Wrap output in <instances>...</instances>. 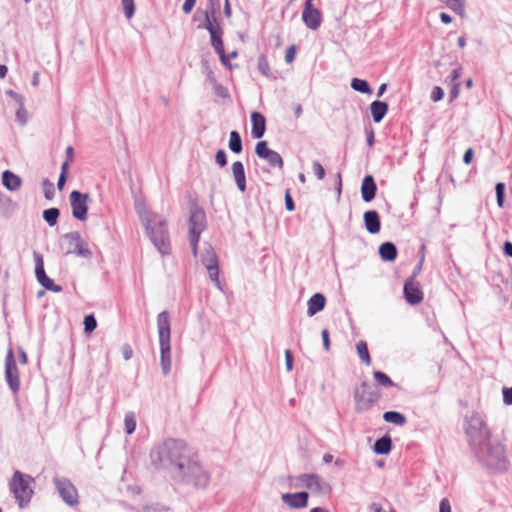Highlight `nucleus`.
<instances>
[{
    "instance_id": "c756f323",
    "label": "nucleus",
    "mask_w": 512,
    "mask_h": 512,
    "mask_svg": "<svg viewBox=\"0 0 512 512\" xmlns=\"http://www.w3.org/2000/svg\"><path fill=\"white\" fill-rule=\"evenodd\" d=\"M383 419L388 423L398 426H403L407 422L406 416L403 413L394 410L384 412Z\"/></svg>"
},
{
    "instance_id": "a878e982",
    "label": "nucleus",
    "mask_w": 512,
    "mask_h": 512,
    "mask_svg": "<svg viewBox=\"0 0 512 512\" xmlns=\"http://www.w3.org/2000/svg\"><path fill=\"white\" fill-rule=\"evenodd\" d=\"M393 444L391 437L386 434L374 442L373 451L377 455H388L392 450Z\"/></svg>"
},
{
    "instance_id": "5fc2aeb1",
    "label": "nucleus",
    "mask_w": 512,
    "mask_h": 512,
    "mask_svg": "<svg viewBox=\"0 0 512 512\" xmlns=\"http://www.w3.org/2000/svg\"><path fill=\"white\" fill-rule=\"evenodd\" d=\"M293 365H294L293 354H292L291 350L287 349L285 351V366H286L287 371H291L293 369Z\"/></svg>"
},
{
    "instance_id": "5701e85b",
    "label": "nucleus",
    "mask_w": 512,
    "mask_h": 512,
    "mask_svg": "<svg viewBox=\"0 0 512 512\" xmlns=\"http://www.w3.org/2000/svg\"><path fill=\"white\" fill-rule=\"evenodd\" d=\"M2 184L7 190L14 192L20 189L22 179L14 172L5 170L2 172Z\"/></svg>"
},
{
    "instance_id": "7c9ffc66",
    "label": "nucleus",
    "mask_w": 512,
    "mask_h": 512,
    "mask_svg": "<svg viewBox=\"0 0 512 512\" xmlns=\"http://www.w3.org/2000/svg\"><path fill=\"white\" fill-rule=\"evenodd\" d=\"M228 147L235 154H239L242 152V150H243L242 138L238 131L233 130L230 132Z\"/></svg>"
},
{
    "instance_id": "58836bf2",
    "label": "nucleus",
    "mask_w": 512,
    "mask_h": 512,
    "mask_svg": "<svg viewBox=\"0 0 512 512\" xmlns=\"http://www.w3.org/2000/svg\"><path fill=\"white\" fill-rule=\"evenodd\" d=\"M505 189L506 186L503 182H498L495 185L496 201L497 205L502 208L505 202Z\"/></svg>"
},
{
    "instance_id": "423d86ee",
    "label": "nucleus",
    "mask_w": 512,
    "mask_h": 512,
    "mask_svg": "<svg viewBox=\"0 0 512 512\" xmlns=\"http://www.w3.org/2000/svg\"><path fill=\"white\" fill-rule=\"evenodd\" d=\"M62 240L61 247L65 249V255L75 254L84 259H91L93 257L92 251L78 231L64 234Z\"/></svg>"
},
{
    "instance_id": "20e7f679",
    "label": "nucleus",
    "mask_w": 512,
    "mask_h": 512,
    "mask_svg": "<svg viewBox=\"0 0 512 512\" xmlns=\"http://www.w3.org/2000/svg\"><path fill=\"white\" fill-rule=\"evenodd\" d=\"M157 328L160 345V362L164 375L171 369V326L168 311L164 310L157 316Z\"/></svg>"
},
{
    "instance_id": "bf43d9fd",
    "label": "nucleus",
    "mask_w": 512,
    "mask_h": 512,
    "mask_svg": "<svg viewBox=\"0 0 512 512\" xmlns=\"http://www.w3.org/2000/svg\"><path fill=\"white\" fill-rule=\"evenodd\" d=\"M217 54L219 55L221 63L229 70H232L233 65L231 64L229 57L225 53V50H222V52H217Z\"/></svg>"
},
{
    "instance_id": "bb28decb",
    "label": "nucleus",
    "mask_w": 512,
    "mask_h": 512,
    "mask_svg": "<svg viewBox=\"0 0 512 512\" xmlns=\"http://www.w3.org/2000/svg\"><path fill=\"white\" fill-rule=\"evenodd\" d=\"M297 480L305 485L310 490H321V478L317 474H300Z\"/></svg>"
},
{
    "instance_id": "e2e57ef3",
    "label": "nucleus",
    "mask_w": 512,
    "mask_h": 512,
    "mask_svg": "<svg viewBox=\"0 0 512 512\" xmlns=\"http://www.w3.org/2000/svg\"><path fill=\"white\" fill-rule=\"evenodd\" d=\"M196 1L197 0H185L182 6V11L185 14H190L195 7Z\"/></svg>"
},
{
    "instance_id": "f704fd0d",
    "label": "nucleus",
    "mask_w": 512,
    "mask_h": 512,
    "mask_svg": "<svg viewBox=\"0 0 512 512\" xmlns=\"http://www.w3.org/2000/svg\"><path fill=\"white\" fill-rule=\"evenodd\" d=\"M445 3L453 12L460 16H464L465 13V0H439Z\"/></svg>"
},
{
    "instance_id": "4c0bfd02",
    "label": "nucleus",
    "mask_w": 512,
    "mask_h": 512,
    "mask_svg": "<svg viewBox=\"0 0 512 512\" xmlns=\"http://www.w3.org/2000/svg\"><path fill=\"white\" fill-rule=\"evenodd\" d=\"M257 66H258V70L259 72L268 77L270 75V65H269V61L267 59V56L264 55V54H261L259 57H258V63H257Z\"/></svg>"
},
{
    "instance_id": "37998d69",
    "label": "nucleus",
    "mask_w": 512,
    "mask_h": 512,
    "mask_svg": "<svg viewBox=\"0 0 512 512\" xmlns=\"http://www.w3.org/2000/svg\"><path fill=\"white\" fill-rule=\"evenodd\" d=\"M124 15L127 19H131L135 13V3L134 0H121Z\"/></svg>"
},
{
    "instance_id": "de8ad7c7",
    "label": "nucleus",
    "mask_w": 512,
    "mask_h": 512,
    "mask_svg": "<svg viewBox=\"0 0 512 512\" xmlns=\"http://www.w3.org/2000/svg\"><path fill=\"white\" fill-rule=\"evenodd\" d=\"M215 161L220 167H225L227 165L228 160L225 150L219 149L216 151Z\"/></svg>"
},
{
    "instance_id": "1a4fd4ad",
    "label": "nucleus",
    "mask_w": 512,
    "mask_h": 512,
    "mask_svg": "<svg viewBox=\"0 0 512 512\" xmlns=\"http://www.w3.org/2000/svg\"><path fill=\"white\" fill-rule=\"evenodd\" d=\"M4 376L10 390L14 394H17L20 390V376L14 352L11 347L8 349L5 357Z\"/></svg>"
},
{
    "instance_id": "4d7b16f0",
    "label": "nucleus",
    "mask_w": 512,
    "mask_h": 512,
    "mask_svg": "<svg viewBox=\"0 0 512 512\" xmlns=\"http://www.w3.org/2000/svg\"><path fill=\"white\" fill-rule=\"evenodd\" d=\"M199 240L200 236L189 235V242L194 256H197Z\"/></svg>"
},
{
    "instance_id": "0e129e2a",
    "label": "nucleus",
    "mask_w": 512,
    "mask_h": 512,
    "mask_svg": "<svg viewBox=\"0 0 512 512\" xmlns=\"http://www.w3.org/2000/svg\"><path fill=\"white\" fill-rule=\"evenodd\" d=\"M123 358L127 361L132 358L133 351L129 344H124L121 348Z\"/></svg>"
},
{
    "instance_id": "aec40b11",
    "label": "nucleus",
    "mask_w": 512,
    "mask_h": 512,
    "mask_svg": "<svg viewBox=\"0 0 512 512\" xmlns=\"http://www.w3.org/2000/svg\"><path fill=\"white\" fill-rule=\"evenodd\" d=\"M252 130L251 135L254 139H261L266 131V118L257 111L251 113Z\"/></svg>"
},
{
    "instance_id": "ddd939ff",
    "label": "nucleus",
    "mask_w": 512,
    "mask_h": 512,
    "mask_svg": "<svg viewBox=\"0 0 512 512\" xmlns=\"http://www.w3.org/2000/svg\"><path fill=\"white\" fill-rule=\"evenodd\" d=\"M198 29H206L210 34V43L211 46L214 48L215 52H222L224 49V42H223V28L221 27L219 22H209V23H203L199 24Z\"/></svg>"
},
{
    "instance_id": "4be33fe9",
    "label": "nucleus",
    "mask_w": 512,
    "mask_h": 512,
    "mask_svg": "<svg viewBox=\"0 0 512 512\" xmlns=\"http://www.w3.org/2000/svg\"><path fill=\"white\" fill-rule=\"evenodd\" d=\"M326 305V297L322 293L313 294L307 302V315L312 317L321 312Z\"/></svg>"
},
{
    "instance_id": "f257e3e1",
    "label": "nucleus",
    "mask_w": 512,
    "mask_h": 512,
    "mask_svg": "<svg viewBox=\"0 0 512 512\" xmlns=\"http://www.w3.org/2000/svg\"><path fill=\"white\" fill-rule=\"evenodd\" d=\"M152 465L170 468L174 478L197 489H206L210 483V474L199 462L197 454L179 439H168L152 448Z\"/></svg>"
},
{
    "instance_id": "9d476101",
    "label": "nucleus",
    "mask_w": 512,
    "mask_h": 512,
    "mask_svg": "<svg viewBox=\"0 0 512 512\" xmlns=\"http://www.w3.org/2000/svg\"><path fill=\"white\" fill-rule=\"evenodd\" d=\"M90 200L88 193H82L73 190L69 195V201L72 209V216L79 220L85 221L88 214V201Z\"/></svg>"
},
{
    "instance_id": "c85d7f7f",
    "label": "nucleus",
    "mask_w": 512,
    "mask_h": 512,
    "mask_svg": "<svg viewBox=\"0 0 512 512\" xmlns=\"http://www.w3.org/2000/svg\"><path fill=\"white\" fill-rule=\"evenodd\" d=\"M33 257L35 261V276L39 284H42L46 279L49 278L45 272L43 256L40 253L34 251Z\"/></svg>"
},
{
    "instance_id": "c03bdc74",
    "label": "nucleus",
    "mask_w": 512,
    "mask_h": 512,
    "mask_svg": "<svg viewBox=\"0 0 512 512\" xmlns=\"http://www.w3.org/2000/svg\"><path fill=\"white\" fill-rule=\"evenodd\" d=\"M213 90L215 95L222 99L229 98V92L226 87H224L222 84H220L218 81L212 84Z\"/></svg>"
},
{
    "instance_id": "f8f14e48",
    "label": "nucleus",
    "mask_w": 512,
    "mask_h": 512,
    "mask_svg": "<svg viewBox=\"0 0 512 512\" xmlns=\"http://www.w3.org/2000/svg\"><path fill=\"white\" fill-rule=\"evenodd\" d=\"M55 487L62 500L69 506L78 504V493L75 486L67 478H54Z\"/></svg>"
},
{
    "instance_id": "473e14b6",
    "label": "nucleus",
    "mask_w": 512,
    "mask_h": 512,
    "mask_svg": "<svg viewBox=\"0 0 512 512\" xmlns=\"http://www.w3.org/2000/svg\"><path fill=\"white\" fill-rule=\"evenodd\" d=\"M60 216V210L56 207H51L45 209L42 213V217L44 221L50 226L53 227L57 224Z\"/></svg>"
},
{
    "instance_id": "6e6d98bb",
    "label": "nucleus",
    "mask_w": 512,
    "mask_h": 512,
    "mask_svg": "<svg viewBox=\"0 0 512 512\" xmlns=\"http://www.w3.org/2000/svg\"><path fill=\"white\" fill-rule=\"evenodd\" d=\"M502 394H503V402L506 405H512V386L504 387L502 390Z\"/></svg>"
},
{
    "instance_id": "a19ab883",
    "label": "nucleus",
    "mask_w": 512,
    "mask_h": 512,
    "mask_svg": "<svg viewBox=\"0 0 512 512\" xmlns=\"http://www.w3.org/2000/svg\"><path fill=\"white\" fill-rule=\"evenodd\" d=\"M42 187L45 199L49 201L52 200L55 196L54 184L49 179H44L42 181Z\"/></svg>"
},
{
    "instance_id": "2f4dec72",
    "label": "nucleus",
    "mask_w": 512,
    "mask_h": 512,
    "mask_svg": "<svg viewBox=\"0 0 512 512\" xmlns=\"http://www.w3.org/2000/svg\"><path fill=\"white\" fill-rule=\"evenodd\" d=\"M351 88L357 92L363 93V94H372L373 90L368 83V81L360 78H352L351 80Z\"/></svg>"
},
{
    "instance_id": "864d4df0",
    "label": "nucleus",
    "mask_w": 512,
    "mask_h": 512,
    "mask_svg": "<svg viewBox=\"0 0 512 512\" xmlns=\"http://www.w3.org/2000/svg\"><path fill=\"white\" fill-rule=\"evenodd\" d=\"M284 200H285V208H286V210L294 211L295 210V203H294V200H293V198L291 196V193H290L289 189H287L285 191Z\"/></svg>"
},
{
    "instance_id": "774afa93",
    "label": "nucleus",
    "mask_w": 512,
    "mask_h": 512,
    "mask_svg": "<svg viewBox=\"0 0 512 512\" xmlns=\"http://www.w3.org/2000/svg\"><path fill=\"white\" fill-rule=\"evenodd\" d=\"M503 254L507 257H512V242L505 241L502 247Z\"/></svg>"
},
{
    "instance_id": "dca6fc26",
    "label": "nucleus",
    "mask_w": 512,
    "mask_h": 512,
    "mask_svg": "<svg viewBox=\"0 0 512 512\" xmlns=\"http://www.w3.org/2000/svg\"><path fill=\"white\" fill-rule=\"evenodd\" d=\"M322 13L319 9L315 8L313 4L304 5L302 11V21L305 26L311 30H317L322 23Z\"/></svg>"
},
{
    "instance_id": "7ed1b4c3",
    "label": "nucleus",
    "mask_w": 512,
    "mask_h": 512,
    "mask_svg": "<svg viewBox=\"0 0 512 512\" xmlns=\"http://www.w3.org/2000/svg\"><path fill=\"white\" fill-rule=\"evenodd\" d=\"M139 213L141 220L144 222L147 235L153 245L162 255L170 254L171 246L166 219L150 212Z\"/></svg>"
},
{
    "instance_id": "412c9836",
    "label": "nucleus",
    "mask_w": 512,
    "mask_h": 512,
    "mask_svg": "<svg viewBox=\"0 0 512 512\" xmlns=\"http://www.w3.org/2000/svg\"><path fill=\"white\" fill-rule=\"evenodd\" d=\"M232 175L238 190L244 193L247 190L246 174L244 165L241 161H235L232 164Z\"/></svg>"
},
{
    "instance_id": "ea45409f",
    "label": "nucleus",
    "mask_w": 512,
    "mask_h": 512,
    "mask_svg": "<svg viewBox=\"0 0 512 512\" xmlns=\"http://www.w3.org/2000/svg\"><path fill=\"white\" fill-rule=\"evenodd\" d=\"M84 332L87 334L92 333L97 327V320L93 314H88L84 317Z\"/></svg>"
},
{
    "instance_id": "2eb2a0df",
    "label": "nucleus",
    "mask_w": 512,
    "mask_h": 512,
    "mask_svg": "<svg viewBox=\"0 0 512 512\" xmlns=\"http://www.w3.org/2000/svg\"><path fill=\"white\" fill-rule=\"evenodd\" d=\"M201 262L208 270L210 279L219 285V263L215 251L212 248L206 250L202 255Z\"/></svg>"
},
{
    "instance_id": "338daca9",
    "label": "nucleus",
    "mask_w": 512,
    "mask_h": 512,
    "mask_svg": "<svg viewBox=\"0 0 512 512\" xmlns=\"http://www.w3.org/2000/svg\"><path fill=\"white\" fill-rule=\"evenodd\" d=\"M439 512H451V504L447 498H443L439 504Z\"/></svg>"
},
{
    "instance_id": "f3484780",
    "label": "nucleus",
    "mask_w": 512,
    "mask_h": 512,
    "mask_svg": "<svg viewBox=\"0 0 512 512\" xmlns=\"http://www.w3.org/2000/svg\"><path fill=\"white\" fill-rule=\"evenodd\" d=\"M281 499L290 508L301 509L307 507L309 494L306 491L284 493L282 494Z\"/></svg>"
},
{
    "instance_id": "cd10ccee",
    "label": "nucleus",
    "mask_w": 512,
    "mask_h": 512,
    "mask_svg": "<svg viewBox=\"0 0 512 512\" xmlns=\"http://www.w3.org/2000/svg\"><path fill=\"white\" fill-rule=\"evenodd\" d=\"M220 11V0H208L207 9L204 10V23H215L219 22L217 19V14Z\"/></svg>"
},
{
    "instance_id": "4468645a",
    "label": "nucleus",
    "mask_w": 512,
    "mask_h": 512,
    "mask_svg": "<svg viewBox=\"0 0 512 512\" xmlns=\"http://www.w3.org/2000/svg\"><path fill=\"white\" fill-rule=\"evenodd\" d=\"M403 295L410 305H418L423 301L424 295L420 284L412 279H407L403 287Z\"/></svg>"
},
{
    "instance_id": "6e6552de",
    "label": "nucleus",
    "mask_w": 512,
    "mask_h": 512,
    "mask_svg": "<svg viewBox=\"0 0 512 512\" xmlns=\"http://www.w3.org/2000/svg\"><path fill=\"white\" fill-rule=\"evenodd\" d=\"M189 235L201 236L207 227V219L204 209L196 200L189 205Z\"/></svg>"
},
{
    "instance_id": "72a5a7b5",
    "label": "nucleus",
    "mask_w": 512,
    "mask_h": 512,
    "mask_svg": "<svg viewBox=\"0 0 512 512\" xmlns=\"http://www.w3.org/2000/svg\"><path fill=\"white\" fill-rule=\"evenodd\" d=\"M356 350H357V354H358L360 360L365 365H370L371 364V357H370V353H369V349H368L367 343L365 341H363V340L359 341L356 344Z\"/></svg>"
},
{
    "instance_id": "f03ea898",
    "label": "nucleus",
    "mask_w": 512,
    "mask_h": 512,
    "mask_svg": "<svg viewBox=\"0 0 512 512\" xmlns=\"http://www.w3.org/2000/svg\"><path fill=\"white\" fill-rule=\"evenodd\" d=\"M464 430L470 451L482 467L491 472L508 469L509 461L504 446L492 438L490 428L480 413L473 412L465 418Z\"/></svg>"
},
{
    "instance_id": "13d9d810",
    "label": "nucleus",
    "mask_w": 512,
    "mask_h": 512,
    "mask_svg": "<svg viewBox=\"0 0 512 512\" xmlns=\"http://www.w3.org/2000/svg\"><path fill=\"white\" fill-rule=\"evenodd\" d=\"M296 46L295 45H291L290 47L287 48L286 50V53H285V61L287 63H291L294 61L295 59V56H296Z\"/></svg>"
},
{
    "instance_id": "9b49d317",
    "label": "nucleus",
    "mask_w": 512,
    "mask_h": 512,
    "mask_svg": "<svg viewBox=\"0 0 512 512\" xmlns=\"http://www.w3.org/2000/svg\"><path fill=\"white\" fill-rule=\"evenodd\" d=\"M255 154L268 162L271 168H278L280 170L284 167V161L282 156L277 152L268 147V142L261 140L257 142L255 146Z\"/></svg>"
},
{
    "instance_id": "a18cd8bd",
    "label": "nucleus",
    "mask_w": 512,
    "mask_h": 512,
    "mask_svg": "<svg viewBox=\"0 0 512 512\" xmlns=\"http://www.w3.org/2000/svg\"><path fill=\"white\" fill-rule=\"evenodd\" d=\"M312 170L318 180H322L325 177V169L318 160L312 162Z\"/></svg>"
},
{
    "instance_id": "79ce46f5",
    "label": "nucleus",
    "mask_w": 512,
    "mask_h": 512,
    "mask_svg": "<svg viewBox=\"0 0 512 512\" xmlns=\"http://www.w3.org/2000/svg\"><path fill=\"white\" fill-rule=\"evenodd\" d=\"M201 64H202V68H203V72L205 73L206 75V79L207 81L212 85L214 84L215 82H217L216 80V77L214 75V72L213 70L211 69L210 65H209V62L208 60L206 59H202L201 60Z\"/></svg>"
},
{
    "instance_id": "39448f33",
    "label": "nucleus",
    "mask_w": 512,
    "mask_h": 512,
    "mask_svg": "<svg viewBox=\"0 0 512 512\" xmlns=\"http://www.w3.org/2000/svg\"><path fill=\"white\" fill-rule=\"evenodd\" d=\"M33 478L20 471H15L9 481V489L16 499L20 508H25L30 503L34 490L30 485Z\"/></svg>"
},
{
    "instance_id": "603ef678",
    "label": "nucleus",
    "mask_w": 512,
    "mask_h": 512,
    "mask_svg": "<svg viewBox=\"0 0 512 512\" xmlns=\"http://www.w3.org/2000/svg\"><path fill=\"white\" fill-rule=\"evenodd\" d=\"M366 142L369 147H372L375 143V134L371 125L365 127Z\"/></svg>"
},
{
    "instance_id": "e433bc0d",
    "label": "nucleus",
    "mask_w": 512,
    "mask_h": 512,
    "mask_svg": "<svg viewBox=\"0 0 512 512\" xmlns=\"http://www.w3.org/2000/svg\"><path fill=\"white\" fill-rule=\"evenodd\" d=\"M124 425H125V432L128 435H131L134 433L136 429V418L133 412H128L125 414L124 418Z\"/></svg>"
},
{
    "instance_id": "b1692460",
    "label": "nucleus",
    "mask_w": 512,
    "mask_h": 512,
    "mask_svg": "<svg viewBox=\"0 0 512 512\" xmlns=\"http://www.w3.org/2000/svg\"><path fill=\"white\" fill-rule=\"evenodd\" d=\"M389 105L385 101L375 100L370 104V112L375 123H380L388 113Z\"/></svg>"
},
{
    "instance_id": "680f3d73",
    "label": "nucleus",
    "mask_w": 512,
    "mask_h": 512,
    "mask_svg": "<svg viewBox=\"0 0 512 512\" xmlns=\"http://www.w3.org/2000/svg\"><path fill=\"white\" fill-rule=\"evenodd\" d=\"M321 337L323 341V348L325 351H329L330 349V335L327 329H323L321 332Z\"/></svg>"
},
{
    "instance_id": "69168bd1",
    "label": "nucleus",
    "mask_w": 512,
    "mask_h": 512,
    "mask_svg": "<svg viewBox=\"0 0 512 512\" xmlns=\"http://www.w3.org/2000/svg\"><path fill=\"white\" fill-rule=\"evenodd\" d=\"M473 157H474V150H473V148L470 147L465 151V153L463 155L464 164H466V165L471 164L473 161Z\"/></svg>"
},
{
    "instance_id": "052dcab7",
    "label": "nucleus",
    "mask_w": 512,
    "mask_h": 512,
    "mask_svg": "<svg viewBox=\"0 0 512 512\" xmlns=\"http://www.w3.org/2000/svg\"><path fill=\"white\" fill-rule=\"evenodd\" d=\"M6 95L14 99L19 104V106L24 105V97L14 90H7Z\"/></svg>"
},
{
    "instance_id": "09e8293b",
    "label": "nucleus",
    "mask_w": 512,
    "mask_h": 512,
    "mask_svg": "<svg viewBox=\"0 0 512 512\" xmlns=\"http://www.w3.org/2000/svg\"><path fill=\"white\" fill-rule=\"evenodd\" d=\"M424 259H425V255H421L419 257V261L416 264V266L414 267L413 272H412L411 276L408 279H412V281H416L417 276L422 271Z\"/></svg>"
},
{
    "instance_id": "0eeeda50",
    "label": "nucleus",
    "mask_w": 512,
    "mask_h": 512,
    "mask_svg": "<svg viewBox=\"0 0 512 512\" xmlns=\"http://www.w3.org/2000/svg\"><path fill=\"white\" fill-rule=\"evenodd\" d=\"M379 397V393L367 381H363L354 390L355 410L357 412L369 410Z\"/></svg>"
},
{
    "instance_id": "8fccbe9b",
    "label": "nucleus",
    "mask_w": 512,
    "mask_h": 512,
    "mask_svg": "<svg viewBox=\"0 0 512 512\" xmlns=\"http://www.w3.org/2000/svg\"><path fill=\"white\" fill-rule=\"evenodd\" d=\"M444 90L440 86L433 87L431 91V99L434 102H438L444 98Z\"/></svg>"
},
{
    "instance_id": "49530a36",
    "label": "nucleus",
    "mask_w": 512,
    "mask_h": 512,
    "mask_svg": "<svg viewBox=\"0 0 512 512\" xmlns=\"http://www.w3.org/2000/svg\"><path fill=\"white\" fill-rule=\"evenodd\" d=\"M16 119L19 122L20 125H25L28 120V113L24 107V105L19 106L18 110L16 111Z\"/></svg>"
},
{
    "instance_id": "a211bd4d",
    "label": "nucleus",
    "mask_w": 512,
    "mask_h": 512,
    "mask_svg": "<svg viewBox=\"0 0 512 512\" xmlns=\"http://www.w3.org/2000/svg\"><path fill=\"white\" fill-rule=\"evenodd\" d=\"M360 192L362 200L366 203L371 202L376 197L377 184L375 182L374 177L371 174H367L364 176L361 183Z\"/></svg>"
},
{
    "instance_id": "393cba45",
    "label": "nucleus",
    "mask_w": 512,
    "mask_h": 512,
    "mask_svg": "<svg viewBox=\"0 0 512 512\" xmlns=\"http://www.w3.org/2000/svg\"><path fill=\"white\" fill-rule=\"evenodd\" d=\"M378 253L383 261L393 262L397 258L398 250L393 242L386 241L379 246Z\"/></svg>"
},
{
    "instance_id": "6ab92c4d",
    "label": "nucleus",
    "mask_w": 512,
    "mask_h": 512,
    "mask_svg": "<svg viewBox=\"0 0 512 512\" xmlns=\"http://www.w3.org/2000/svg\"><path fill=\"white\" fill-rule=\"evenodd\" d=\"M363 221L366 230L370 234H377L381 230L380 215L376 210H367L363 214Z\"/></svg>"
},
{
    "instance_id": "c9c22d12",
    "label": "nucleus",
    "mask_w": 512,
    "mask_h": 512,
    "mask_svg": "<svg viewBox=\"0 0 512 512\" xmlns=\"http://www.w3.org/2000/svg\"><path fill=\"white\" fill-rule=\"evenodd\" d=\"M373 377L376 383L383 387H393L396 386V384L393 382V380L384 372L382 371H374Z\"/></svg>"
},
{
    "instance_id": "3c124183",
    "label": "nucleus",
    "mask_w": 512,
    "mask_h": 512,
    "mask_svg": "<svg viewBox=\"0 0 512 512\" xmlns=\"http://www.w3.org/2000/svg\"><path fill=\"white\" fill-rule=\"evenodd\" d=\"M462 68L458 67L452 70L451 74L447 78L449 81V84H460L459 78L461 77Z\"/></svg>"
}]
</instances>
